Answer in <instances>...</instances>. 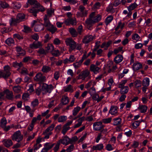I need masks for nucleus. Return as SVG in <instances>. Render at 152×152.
<instances>
[{
  "mask_svg": "<svg viewBox=\"0 0 152 152\" xmlns=\"http://www.w3.org/2000/svg\"><path fill=\"white\" fill-rule=\"evenodd\" d=\"M119 88H121L120 93L121 94H125L128 92L129 90V88L128 86Z\"/></svg>",
  "mask_w": 152,
  "mask_h": 152,
  "instance_id": "26",
  "label": "nucleus"
},
{
  "mask_svg": "<svg viewBox=\"0 0 152 152\" xmlns=\"http://www.w3.org/2000/svg\"><path fill=\"white\" fill-rule=\"evenodd\" d=\"M42 45L40 42H34L30 45V47L32 49H37L42 46Z\"/></svg>",
  "mask_w": 152,
  "mask_h": 152,
  "instance_id": "15",
  "label": "nucleus"
},
{
  "mask_svg": "<svg viewBox=\"0 0 152 152\" xmlns=\"http://www.w3.org/2000/svg\"><path fill=\"white\" fill-rule=\"evenodd\" d=\"M123 57L122 55H118L115 57L114 60L116 63L118 64L121 62L123 60Z\"/></svg>",
  "mask_w": 152,
  "mask_h": 152,
  "instance_id": "23",
  "label": "nucleus"
},
{
  "mask_svg": "<svg viewBox=\"0 0 152 152\" xmlns=\"http://www.w3.org/2000/svg\"><path fill=\"white\" fill-rule=\"evenodd\" d=\"M19 22H20L17 19V18L16 19L14 18H12L10 24L12 25H14Z\"/></svg>",
  "mask_w": 152,
  "mask_h": 152,
  "instance_id": "61",
  "label": "nucleus"
},
{
  "mask_svg": "<svg viewBox=\"0 0 152 152\" xmlns=\"http://www.w3.org/2000/svg\"><path fill=\"white\" fill-rule=\"evenodd\" d=\"M113 17L111 15L107 17L105 20V23L106 25H108L113 20Z\"/></svg>",
  "mask_w": 152,
  "mask_h": 152,
  "instance_id": "42",
  "label": "nucleus"
},
{
  "mask_svg": "<svg viewBox=\"0 0 152 152\" xmlns=\"http://www.w3.org/2000/svg\"><path fill=\"white\" fill-rule=\"evenodd\" d=\"M66 25L69 26L70 25H75L77 24L76 19L75 18H69L65 20L64 22Z\"/></svg>",
  "mask_w": 152,
  "mask_h": 152,
  "instance_id": "8",
  "label": "nucleus"
},
{
  "mask_svg": "<svg viewBox=\"0 0 152 152\" xmlns=\"http://www.w3.org/2000/svg\"><path fill=\"white\" fill-rule=\"evenodd\" d=\"M4 71H3L4 73L3 78L6 79L10 75L11 73L10 72V68L8 65L5 66L4 67Z\"/></svg>",
  "mask_w": 152,
  "mask_h": 152,
  "instance_id": "9",
  "label": "nucleus"
},
{
  "mask_svg": "<svg viewBox=\"0 0 152 152\" xmlns=\"http://www.w3.org/2000/svg\"><path fill=\"white\" fill-rule=\"evenodd\" d=\"M13 66L16 68H19L22 66V64L21 62L18 63L17 62H15L13 63Z\"/></svg>",
  "mask_w": 152,
  "mask_h": 152,
  "instance_id": "41",
  "label": "nucleus"
},
{
  "mask_svg": "<svg viewBox=\"0 0 152 152\" xmlns=\"http://www.w3.org/2000/svg\"><path fill=\"white\" fill-rule=\"evenodd\" d=\"M53 88V86L51 84L48 85L43 83L42 86V93L43 94H46L47 93H50Z\"/></svg>",
  "mask_w": 152,
  "mask_h": 152,
  "instance_id": "1",
  "label": "nucleus"
},
{
  "mask_svg": "<svg viewBox=\"0 0 152 152\" xmlns=\"http://www.w3.org/2000/svg\"><path fill=\"white\" fill-rule=\"evenodd\" d=\"M137 6V4L135 2H134V3L132 4L129 6L127 8L128 11H132L135 9Z\"/></svg>",
  "mask_w": 152,
  "mask_h": 152,
  "instance_id": "34",
  "label": "nucleus"
},
{
  "mask_svg": "<svg viewBox=\"0 0 152 152\" xmlns=\"http://www.w3.org/2000/svg\"><path fill=\"white\" fill-rule=\"evenodd\" d=\"M55 145V143L52 144L50 143L47 142L45 144L44 146L48 150H49L53 147Z\"/></svg>",
  "mask_w": 152,
  "mask_h": 152,
  "instance_id": "36",
  "label": "nucleus"
},
{
  "mask_svg": "<svg viewBox=\"0 0 152 152\" xmlns=\"http://www.w3.org/2000/svg\"><path fill=\"white\" fill-rule=\"evenodd\" d=\"M55 126V124H52L50 126L47 128L45 131L43 132V134H47L48 132H51L52 131Z\"/></svg>",
  "mask_w": 152,
  "mask_h": 152,
  "instance_id": "31",
  "label": "nucleus"
},
{
  "mask_svg": "<svg viewBox=\"0 0 152 152\" xmlns=\"http://www.w3.org/2000/svg\"><path fill=\"white\" fill-rule=\"evenodd\" d=\"M13 4V7L15 9H19L21 7V4L18 2H15Z\"/></svg>",
  "mask_w": 152,
  "mask_h": 152,
  "instance_id": "52",
  "label": "nucleus"
},
{
  "mask_svg": "<svg viewBox=\"0 0 152 152\" xmlns=\"http://www.w3.org/2000/svg\"><path fill=\"white\" fill-rule=\"evenodd\" d=\"M12 139L13 140L19 142L23 139V135L21 134L20 131H18L13 134L12 136Z\"/></svg>",
  "mask_w": 152,
  "mask_h": 152,
  "instance_id": "4",
  "label": "nucleus"
},
{
  "mask_svg": "<svg viewBox=\"0 0 152 152\" xmlns=\"http://www.w3.org/2000/svg\"><path fill=\"white\" fill-rule=\"evenodd\" d=\"M118 107L116 106L112 105L111 107L109 113L111 115H113L117 113Z\"/></svg>",
  "mask_w": 152,
  "mask_h": 152,
  "instance_id": "19",
  "label": "nucleus"
},
{
  "mask_svg": "<svg viewBox=\"0 0 152 152\" xmlns=\"http://www.w3.org/2000/svg\"><path fill=\"white\" fill-rule=\"evenodd\" d=\"M93 39V37L91 35H88L84 37L82 42L85 44H87L92 41Z\"/></svg>",
  "mask_w": 152,
  "mask_h": 152,
  "instance_id": "13",
  "label": "nucleus"
},
{
  "mask_svg": "<svg viewBox=\"0 0 152 152\" xmlns=\"http://www.w3.org/2000/svg\"><path fill=\"white\" fill-rule=\"evenodd\" d=\"M4 95L6 94V97L9 99L11 100L13 98V94L12 92L8 89L4 91Z\"/></svg>",
  "mask_w": 152,
  "mask_h": 152,
  "instance_id": "17",
  "label": "nucleus"
},
{
  "mask_svg": "<svg viewBox=\"0 0 152 152\" xmlns=\"http://www.w3.org/2000/svg\"><path fill=\"white\" fill-rule=\"evenodd\" d=\"M63 130L61 131V133L64 134L65 135L67 131L70 129L69 126H67L65 125H64L63 128Z\"/></svg>",
  "mask_w": 152,
  "mask_h": 152,
  "instance_id": "50",
  "label": "nucleus"
},
{
  "mask_svg": "<svg viewBox=\"0 0 152 152\" xmlns=\"http://www.w3.org/2000/svg\"><path fill=\"white\" fill-rule=\"evenodd\" d=\"M2 142L4 145L6 147H9L12 145V142L11 140H4Z\"/></svg>",
  "mask_w": 152,
  "mask_h": 152,
  "instance_id": "24",
  "label": "nucleus"
},
{
  "mask_svg": "<svg viewBox=\"0 0 152 152\" xmlns=\"http://www.w3.org/2000/svg\"><path fill=\"white\" fill-rule=\"evenodd\" d=\"M66 116H61L58 117V122H63L66 121Z\"/></svg>",
  "mask_w": 152,
  "mask_h": 152,
  "instance_id": "51",
  "label": "nucleus"
},
{
  "mask_svg": "<svg viewBox=\"0 0 152 152\" xmlns=\"http://www.w3.org/2000/svg\"><path fill=\"white\" fill-rule=\"evenodd\" d=\"M28 11L30 13H32L33 15L35 17H36L37 16V13L38 12V10L35 9L34 7L28 9Z\"/></svg>",
  "mask_w": 152,
  "mask_h": 152,
  "instance_id": "38",
  "label": "nucleus"
},
{
  "mask_svg": "<svg viewBox=\"0 0 152 152\" xmlns=\"http://www.w3.org/2000/svg\"><path fill=\"white\" fill-rule=\"evenodd\" d=\"M150 80L148 78L146 77L143 80L142 85L143 86H148L149 85Z\"/></svg>",
  "mask_w": 152,
  "mask_h": 152,
  "instance_id": "35",
  "label": "nucleus"
},
{
  "mask_svg": "<svg viewBox=\"0 0 152 152\" xmlns=\"http://www.w3.org/2000/svg\"><path fill=\"white\" fill-rule=\"evenodd\" d=\"M104 145L103 144L100 143L97 144L96 145H94L92 147V148L94 150L101 151L103 149Z\"/></svg>",
  "mask_w": 152,
  "mask_h": 152,
  "instance_id": "21",
  "label": "nucleus"
},
{
  "mask_svg": "<svg viewBox=\"0 0 152 152\" xmlns=\"http://www.w3.org/2000/svg\"><path fill=\"white\" fill-rule=\"evenodd\" d=\"M38 53L40 55H46L47 54V51L43 48H40L37 51Z\"/></svg>",
  "mask_w": 152,
  "mask_h": 152,
  "instance_id": "48",
  "label": "nucleus"
},
{
  "mask_svg": "<svg viewBox=\"0 0 152 152\" xmlns=\"http://www.w3.org/2000/svg\"><path fill=\"white\" fill-rule=\"evenodd\" d=\"M142 67V64L140 63L137 62L133 64L132 68L134 71H136L141 69Z\"/></svg>",
  "mask_w": 152,
  "mask_h": 152,
  "instance_id": "18",
  "label": "nucleus"
},
{
  "mask_svg": "<svg viewBox=\"0 0 152 152\" xmlns=\"http://www.w3.org/2000/svg\"><path fill=\"white\" fill-rule=\"evenodd\" d=\"M35 92L36 94L38 96H39L40 94L42 92V88H41L40 86L35 90Z\"/></svg>",
  "mask_w": 152,
  "mask_h": 152,
  "instance_id": "62",
  "label": "nucleus"
},
{
  "mask_svg": "<svg viewBox=\"0 0 152 152\" xmlns=\"http://www.w3.org/2000/svg\"><path fill=\"white\" fill-rule=\"evenodd\" d=\"M140 123V122L138 121H135L132 124V126L134 129H136L139 126Z\"/></svg>",
  "mask_w": 152,
  "mask_h": 152,
  "instance_id": "54",
  "label": "nucleus"
},
{
  "mask_svg": "<svg viewBox=\"0 0 152 152\" xmlns=\"http://www.w3.org/2000/svg\"><path fill=\"white\" fill-rule=\"evenodd\" d=\"M135 86L136 88L140 87L141 86V81L140 80H136L134 82Z\"/></svg>",
  "mask_w": 152,
  "mask_h": 152,
  "instance_id": "56",
  "label": "nucleus"
},
{
  "mask_svg": "<svg viewBox=\"0 0 152 152\" xmlns=\"http://www.w3.org/2000/svg\"><path fill=\"white\" fill-rule=\"evenodd\" d=\"M53 56H54L57 57L60 55L59 51L58 50H54L51 52Z\"/></svg>",
  "mask_w": 152,
  "mask_h": 152,
  "instance_id": "45",
  "label": "nucleus"
},
{
  "mask_svg": "<svg viewBox=\"0 0 152 152\" xmlns=\"http://www.w3.org/2000/svg\"><path fill=\"white\" fill-rule=\"evenodd\" d=\"M72 89H73L72 85H69L64 89V91L65 92H72Z\"/></svg>",
  "mask_w": 152,
  "mask_h": 152,
  "instance_id": "60",
  "label": "nucleus"
},
{
  "mask_svg": "<svg viewBox=\"0 0 152 152\" xmlns=\"http://www.w3.org/2000/svg\"><path fill=\"white\" fill-rule=\"evenodd\" d=\"M96 91L95 88L94 87L91 88L89 90V93L91 95L95 94Z\"/></svg>",
  "mask_w": 152,
  "mask_h": 152,
  "instance_id": "64",
  "label": "nucleus"
},
{
  "mask_svg": "<svg viewBox=\"0 0 152 152\" xmlns=\"http://www.w3.org/2000/svg\"><path fill=\"white\" fill-rule=\"evenodd\" d=\"M47 29L48 31L51 32L52 34L54 33L57 30V28L52 24L48 27Z\"/></svg>",
  "mask_w": 152,
  "mask_h": 152,
  "instance_id": "28",
  "label": "nucleus"
},
{
  "mask_svg": "<svg viewBox=\"0 0 152 152\" xmlns=\"http://www.w3.org/2000/svg\"><path fill=\"white\" fill-rule=\"evenodd\" d=\"M44 29V27L42 24L36 25L34 28L35 31L36 32L42 30H43Z\"/></svg>",
  "mask_w": 152,
  "mask_h": 152,
  "instance_id": "27",
  "label": "nucleus"
},
{
  "mask_svg": "<svg viewBox=\"0 0 152 152\" xmlns=\"http://www.w3.org/2000/svg\"><path fill=\"white\" fill-rule=\"evenodd\" d=\"M80 108L79 107H77L74 108L72 111V114L74 116H75L80 110Z\"/></svg>",
  "mask_w": 152,
  "mask_h": 152,
  "instance_id": "46",
  "label": "nucleus"
},
{
  "mask_svg": "<svg viewBox=\"0 0 152 152\" xmlns=\"http://www.w3.org/2000/svg\"><path fill=\"white\" fill-rule=\"evenodd\" d=\"M17 18L20 22L25 18L24 15L23 13H18L17 16Z\"/></svg>",
  "mask_w": 152,
  "mask_h": 152,
  "instance_id": "40",
  "label": "nucleus"
},
{
  "mask_svg": "<svg viewBox=\"0 0 152 152\" xmlns=\"http://www.w3.org/2000/svg\"><path fill=\"white\" fill-rule=\"evenodd\" d=\"M23 27L24 29L23 30V31L24 32L28 33L31 32L32 30L30 27L26 25H24Z\"/></svg>",
  "mask_w": 152,
  "mask_h": 152,
  "instance_id": "44",
  "label": "nucleus"
},
{
  "mask_svg": "<svg viewBox=\"0 0 152 152\" xmlns=\"http://www.w3.org/2000/svg\"><path fill=\"white\" fill-rule=\"evenodd\" d=\"M114 122L113 125L114 126H118L121 124V119L120 118H115L113 119Z\"/></svg>",
  "mask_w": 152,
  "mask_h": 152,
  "instance_id": "29",
  "label": "nucleus"
},
{
  "mask_svg": "<svg viewBox=\"0 0 152 152\" xmlns=\"http://www.w3.org/2000/svg\"><path fill=\"white\" fill-rule=\"evenodd\" d=\"M5 43L8 45L10 46L14 43V41L12 38H9L6 40Z\"/></svg>",
  "mask_w": 152,
  "mask_h": 152,
  "instance_id": "39",
  "label": "nucleus"
},
{
  "mask_svg": "<svg viewBox=\"0 0 152 152\" xmlns=\"http://www.w3.org/2000/svg\"><path fill=\"white\" fill-rule=\"evenodd\" d=\"M101 19V17L100 15H98L96 16H95L90 23V24L91 25V27H92V26L93 24L99 21Z\"/></svg>",
  "mask_w": 152,
  "mask_h": 152,
  "instance_id": "22",
  "label": "nucleus"
},
{
  "mask_svg": "<svg viewBox=\"0 0 152 152\" xmlns=\"http://www.w3.org/2000/svg\"><path fill=\"white\" fill-rule=\"evenodd\" d=\"M35 8H38L37 10L39 11L44 12L45 10V9L39 3V5L38 6H36Z\"/></svg>",
  "mask_w": 152,
  "mask_h": 152,
  "instance_id": "55",
  "label": "nucleus"
},
{
  "mask_svg": "<svg viewBox=\"0 0 152 152\" xmlns=\"http://www.w3.org/2000/svg\"><path fill=\"white\" fill-rule=\"evenodd\" d=\"M39 104V101L38 99H35L31 103V104L33 107L37 106Z\"/></svg>",
  "mask_w": 152,
  "mask_h": 152,
  "instance_id": "57",
  "label": "nucleus"
},
{
  "mask_svg": "<svg viewBox=\"0 0 152 152\" xmlns=\"http://www.w3.org/2000/svg\"><path fill=\"white\" fill-rule=\"evenodd\" d=\"M7 124V120L5 118H3L1 120V127H4Z\"/></svg>",
  "mask_w": 152,
  "mask_h": 152,
  "instance_id": "53",
  "label": "nucleus"
},
{
  "mask_svg": "<svg viewBox=\"0 0 152 152\" xmlns=\"http://www.w3.org/2000/svg\"><path fill=\"white\" fill-rule=\"evenodd\" d=\"M95 14V12H92L90 15L89 18L87 19L85 21L86 26L89 30H91L92 28V27H91V25L90 23L94 18Z\"/></svg>",
  "mask_w": 152,
  "mask_h": 152,
  "instance_id": "6",
  "label": "nucleus"
},
{
  "mask_svg": "<svg viewBox=\"0 0 152 152\" xmlns=\"http://www.w3.org/2000/svg\"><path fill=\"white\" fill-rule=\"evenodd\" d=\"M104 127L102 122L101 121L95 122L93 124V129L95 131L101 130Z\"/></svg>",
  "mask_w": 152,
  "mask_h": 152,
  "instance_id": "10",
  "label": "nucleus"
},
{
  "mask_svg": "<svg viewBox=\"0 0 152 152\" xmlns=\"http://www.w3.org/2000/svg\"><path fill=\"white\" fill-rule=\"evenodd\" d=\"M59 142L63 144L67 145L69 143H72V140L69 138L67 136H65L62 139H60Z\"/></svg>",
  "mask_w": 152,
  "mask_h": 152,
  "instance_id": "12",
  "label": "nucleus"
},
{
  "mask_svg": "<svg viewBox=\"0 0 152 152\" xmlns=\"http://www.w3.org/2000/svg\"><path fill=\"white\" fill-rule=\"evenodd\" d=\"M50 70V68L49 66H43L42 69V71L43 72L45 73L48 72Z\"/></svg>",
  "mask_w": 152,
  "mask_h": 152,
  "instance_id": "37",
  "label": "nucleus"
},
{
  "mask_svg": "<svg viewBox=\"0 0 152 152\" xmlns=\"http://www.w3.org/2000/svg\"><path fill=\"white\" fill-rule=\"evenodd\" d=\"M66 45L69 47V50L70 52L74 50L76 47V42L72 38H67L66 40Z\"/></svg>",
  "mask_w": 152,
  "mask_h": 152,
  "instance_id": "3",
  "label": "nucleus"
},
{
  "mask_svg": "<svg viewBox=\"0 0 152 152\" xmlns=\"http://www.w3.org/2000/svg\"><path fill=\"white\" fill-rule=\"evenodd\" d=\"M13 89L14 91L16 93H19L21 91V87L18 86L13 87Z\"/></svg>",
  "mask_w": 152,
  "mask_h": 152,
  "instance_id": "47",
  "label": "nucleus"
},
{
  "mask_svg": "<svg viewBox=\"0 0 152 152\" xmlns=\"http://www.w3.org/2000/svg\"><path fill=\"white\" fill-rule=\"evenodd\" d=\"M147 107L145 105H140L138 107V109L140 110L142 113H145L147 110Z\"/></svg>",
  "mask_w": 152,
  "mask_h": 152,
  "instance_id": "33",
  "label": "nucleus"
},
{
  "mask_svg": "<svg viewBox=\"0 0 152 152\" xmlns=\"http://www.w3.org/2000/svg\"><path fill=\"white\" fill-rule=\"evenodd\" d=\"M44 23L42 24L43 26L46 27L47 28L51 25L52 24L49 20V18H48L47 15H45L44 16Z\"/></svg>",
  "mask_w": 152,
  "mask_h": 152,
  "instance_id": "16",
  "label": "nucleus"
},
{
  "mask_svg": "<svg viewBox=\"0 0 152 152\" xmlns=\"http://www.w3.org/2000/svg\"><path fill=\"white\" fill-rule=\"evenodd\" d=\"M106 148L108 151H111L113 149L112 145L110 144H107L106 146Z\"/></svg>",
  "mask_w": 152,
  "mask_h": 152,
  "instance_id": "63",
  "label": "nucleus"
},
{
  "mask_svg": "<svg viewBox=\"0 0 152 152\" xmlns=\"http://www.w3.org/2000/svg\"><path fill=\"white\" fill-rule=\"evenodd\" d=\"M78 11L77 12L76 15L78 17H86L88 14V10L83 5H80L78 8Z\"/></svg>",
  "mask_w": 152,
  "mask_h": 152,
  "instance_id": "2",
  "label": "nucleus"
},
{
  "mask_svg": "<svg viewBox=\"0 0 152 152\" xmlns=\"http://www.w3.org/2000/svg\"><path fill=\"white\" fill-rule=\"evenodd\" d=\"M69 31L73 37H75L77 35L78 33L74 28H69Z\"/></svg>",
  "mask_w": 152,
  "mask_h": 152,
  "instance_id": "25",
  "label": "nucleus"
},
{
  "mask_svg": "<svg viewBox=\"0 0 152 152\" xmlns=\"http://www.w3.org/2000/svg\"><path fill=\"white\" fill-rule=\"evenodd\" d=\"M34 80L40 84L45 82L46 79L45 76L43 75L41 73L37 74L34 77Z\"/></svg>",
  "mask_w": 152,
  "mask_h": 152,
  "instance_id": "5",
  "label": "nucleus"
},
{
  "mask_svg": "<svg viewBox=\"0 0 152 152\" xmlns=\"http://www.w3.org/2000/svg\"><path fill=\"white\" fill-rule=\"evenodd\" d=\"M45 49L47 53L49 52H51L54 49V46L53 45L49 44L45 47Z\"/></svg>",
  "mask_w": 152,
  "mask_h": 152,
  "instance_id": "30",
  "label": "nucleus"
},
{
  "mask_svg": "<svg viewBox=\"0 0 152 152\" xmlns=\"http://www.w3.org/2000/svg\"><path fill=\"white\" fill-rule=\"evenodd\" d=\"M90 74V72L88 70L86 69L83 70L77 77V79H82V80H84L86 77H89Z\"/></svg>",
  "mask_w": 152,
  "mask_h": 152,
  "instance_id": "7",
  "label": "nucleus"
},
{
  "mask_svg": "<svg viewBox=\"0 0 152 152\" xmlns=\"http://www.w3.org/2000/svg\"><path fill=\"white\" fill-rule=\"evenodd\" d=\"M16 51L18 52V56H23L26 54L25 51L20 47H16Z\"/></svg>",
  "mask_w": 152,
  "mask_h": 152,
  "instance_id": "14",
  "label": "nucleus"
},
{
  "mask_svg": "<svg viewBox=\"0 0 152 152\" xmlns=\"http://www.w3.org/2000/svg\"><path fill=\"white\" fill-rule=\"evenodd\" d=\"M127 80H122L121 83L118 85V88H122L125 87L124 85L126 83Z\"/></svg>",
  "mask_w": 152,
  "mask_h": 152,
  "instance_id": "59",
  "label": "nucleus"
},
{
  "mask_svg": "<svg viewBox=\"0 0 152 152\" xmlns=\"http://www.w3.org/2000/svg\"><path fill=\"white\" fill-rule=\"evenodd\" d=\"M39 5V3L36 0H27V2L26 4L24 6L25 7L28 8L29 5H33L35 7L36 6H38Z\"/></svg>",
  "mask_w": 152,
  "mask_h": 152,
  "instance_id": "11",
  "label": "nucleus"
},
{
  "mask_svg": "<svg viewBox=\"0 0 152 152\" xmlns=\"http://www.w3.org/2000/svg\"><path fill=\"white\" fill-rule=\"evenodd\" d=\"M0 5L1 8L4 9L8 8L9 7L8 4L4 1H1L0 3Z\"/></svg>",
  "mask_w": 152,
  "mask_h": 152,
  "instance_id": "49",
  "label": "nucleus"
},
{
  "mask_svg": "<svg viewBox=\"0 0 152 152\" xmlns=\"http://www.w3.org/2000/svg\"><path fill=\"white\" fill-rule=\"evenodd\" d=\"M140 38V36L138 34H135L132 35V39L133 40H135L136 41H137L139 40Z\"/></svg>",
  "mask_w": 152,
  "mask_h": 152,
  "instance_id": "58",
  "label": "nucleus"
},
{
  "mask_svg": "<svg viewBox=\"0 0 152 152\" xmlns=\"http://www.w3.org/2000/svg\"><path fill=\"white\" fill-rule=\"evenodd\" d=\"M106 11L108 12H114L113 8V5L112 4H110L106 9Z\"/></svg>",
  "mask_w": 152,
  "mask_h": 152,
  "instance_id": "43",
  "label": "nucleus"
},
{
  "mask_svg": "<svg viewBox=\"0 0 152 152\" xmlns=\"http://www.w3.org/2000/svg\"><path fill=\"white\" fill-rule=\"evenodd\" d=\"M100 69V68L94 64H91L90 66V70L91 71L94 72V73L98 72Z\"/></svg>",
  "mask_w": 152,
  "mask_h": 152,
  "instance_id": "20",
  "label": "nucleus"
},
{
  "mask_svg": "<svg viewBox=\"0 0 152 152\" xmlns=\"http://www.w3.org/2000/svg\"><path fill=\"white\" fill-rule=\"evenodd\" d=\"M62 103L63 105H66L69 102L68 97L66 96H63L61 99Z\"/></svg>",
  "mask_w": 152,
  "mask_h": 152,
  "instance_id": "32",
  "label": "nucleus"
}]
</instances>
